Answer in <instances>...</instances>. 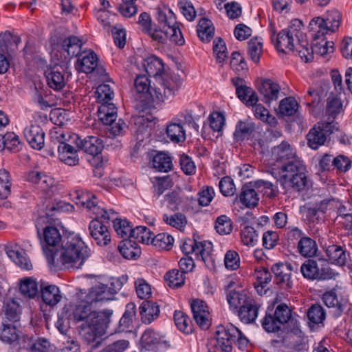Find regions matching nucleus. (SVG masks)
Returning a JSON list of instances; mask_svg holds the SVG:
<instances>
[{
	"mask_svg": "<svg viewBox=\"0 0 352 352\" xmlns=\"http://www.w3.org/2000/svg\"><path fill=\"white\" fill-rule=\"evenodd\" d=\"M300 272L305 278L311 280L334 279L338 275V274L335 273L327 264L310 258L305 261L302 264Z\"/></svg>",
	"mask_w": 352,
	"mask_h": 352,
	"instance_id": "1a4fd4ad",
	"label": "nucleus"
},
{
	"mask_svg": "<svg viewBox=\"0 0 352 352\" xmlns=\"http://www.w3.org/2000/svg\"><path fill=\"white\" fill-rule=\"evenodd\" d=\"M336 129L333 122H318L314 125L307 135L308 146L314 150L324 144L327 138Z\"/></svg>",
	"mask_w": 352,
	"mask_h": 352,
	"instance_id": "9d476101",
	"label": "nucleus"
},
{
	"mask_svg": "<svg viewBox=\"0 0 352 352\" xmlns=\"http://www.w3.org/2000/svg\"><path fill=\"white\" fill-rule=\"evenodd\" d=\"M47 263L55 267L79 269L91 256V250L78 234L70 233L65 236L61 248L54 252L45 250Z\"/></svg>",
	"mask_w": 352,
	"mask_h": 352,
	"instance_id": "7ed1b4c3",
	"label": "nucleus"
},
{
	"mask_svg": "<svg viewBox=\"0 0 352 352\" xmlns=\"http://www.w3.org/2000/svg\"><path fill=\"white\" fill-rule=\"evenodd\" d=\"M10 176L5 169L0 170V198L6 199L10 194Z\"/></svg>",
	"mask_w": 352,
	"mask_h": 352,
	"instance_id": "bf43d9fd",
	"label": "nucleus"
},
{
	"mask_svg": "<svg viewBox=\"0 0 352 352\" xmlns=\"http://www.w3.org/2000/svg\"><path fill=\"white\" fill-rule=\"evenodd\" d=\"M325 252L331 262L339 266L346 265L349 257V254L346 250L335 244L329 245Z\"/></svg>",
	"mask_w": 352,
	"mask_h": 352,
	"instance_id": "393cba45",
	"label": "nucleus"
},
{
	"mask_svg": "<svg viewBox=\"0 0 352 352\" xmlns=\"http://www.w3.org/2000/svg\"><path fill=\"white\" fill-rule=\"evenodd\" d=\"M259 307L258 304L253 299L244 301L238 314L241 320L246 324L253 322L257 318Z\"/></svg>",
	"mask_w": 352,
	"mask_h": 352,
	"instance_id": "5701e85b",
	"label": "nucleus"
},
{
	"mask_svg": "<svg viewBox=\"0 0 352 352\" xmlns=\"http://www.w3.org/2000/svg\"><path fill=\"white\" fill-rule=\"evenodd\" d=\"M113 223V228L117 234L123 239H128L132 236L133 228L130 223L126 219H118L116 216L111 219Z\"/></svg>",
	"mask_w": 352,
	"mask_h": 352,
	"instance_id": "49530a36",
	"label": "nucleus"
},
{
	"mask_svg": "<svg viewBox=\"0 0 352 352\" xmlns=\"http://www.w3.org/2000/svg\"><path fill=\"white\" fill-rule=\"evenodd\" d=\"M144 67L149 76L157 78L162 76L164 71V65L161 59L152 56L144 60Z\"/></svg>",
	"mask_w": 352,
	"mask_h": 352,
	"instance_id": "72a5a7b5",
	"label": "nucleus"
},
{
	"mask_svg": "<svg viewBox=\"0 0 352 352\" xmlns=\"http://www.w3.org/2000/svg\"><path fill=\"white\" fill-rule=\"evenodd\" d=\"M272 174L284 188H289L294 192L307 191L312 185L302 160H294L286 166H280L278 169H274Z\"/></svg>",
	"mask_w": 352,
	"mask_h": 352,
	"instance_id": "39448f33",
	"label": "nucleus"
},
{
	"mask_svg": "<svg viewBox=\"0 0 352 352\" xmlns=\"http://www.w3.org/2000/svg\"><path fill=\"white\" fill-rule=\"evenodd\" d=\"M150 163L155 170L162 173H168L173 168L172 157L165 152H155Z\"/></svg>",
	"mask_w": 352,
	"mask_h": 352,
	"instance_id": "b1692460",
	"label": "nucleus"
},
{
	"mask_svg": "<svg viewBox=\"0 0 352 352\" xmlns=\"http://www.w3.org/2000/svg\"><path fill=\"white\" fill-rule=\"evenodd\" d=\"M307 318L309 323L319 324L322 323L326 318L324 308L318 304L311 305L307 311Z\"/></svg>",
	"mask_w": 352,
	"mask_h": 352,
	"instance_id": "8fccbe9b",
	"label": "nucleus"
},
{
	"mask_svg": "<svg viewBox=\"0 0 352 352\" xmlns=\"http://www.w3.org/2000/svg\"><path fill=\"white\" fill-rule=\"evenodd\" d=\"M24 137L34 149L41 150L45 144V132L38 124H31L23 131Z\"/></svg>",
	"mask_w": 352,
	"mask_h": 352,
	"instance_id": "aec40b11",
	"label": "nucleus"
},
{
	"mask_svg": "<svg viewBox=\"0 0 352 352\" xmlns=\"http://www.w3.org/2000/svg\"><path fill=\"white\" fill-rule=\"evenodd\" d=\"M132 236L138 242L149 244L153 234L146 226H137L133 230Z\"/></svg>",
	"mask_w": 352,
	"mask_h": 352,
	"instance_id": "6e6d98bb",
	"label": "nucleus"
},
{
	"mask_svg": "<svg viewBox=\"0 0 352 352\" xmlns=\"http://www.w3.org/2000/svg\"><path fill=\"white\" fill-rule=\"evenodd\" d=\"M167 285L173 289L179 288L185 283V274L174 269L168 271L164 276Z\"/></svg>",
	"mask_w": 352,
	"mask_h": 352,
	"instance_id": "37998d69",
	"label": "nucleus"
},
{
	"mask_svg": "<svg viewBox=\"0 0 352 352\" xmlns=\"http://www.w3.org/2000/svg\"><path fill=\"white\" fill-rule=\"evenodd\" d=\"M215 229L220 234H228L232 230V222L226 215L219 217L215 222Z\"/></svg>",
	"mask_w": 352,
	"mask_h": 352,
	"instance_id": "338daca9",
	"label": "nucleus"
},
{
	"mask_svg": "<svg viewBox=\"0 0 352 352\" xmlns=\"http://www.w3.org/2000/svg\"><path fill=\"white\" fill-rule=\"evenodd\" d=\"M41 297L43 302L50 306H54L62 299L59 288L55 285H44L41 287Z\"/></svg>",
	"mask_w": 352,
	"mask_h": 352,
	"instance_id": "c756f323",
	"label": "nucleus"
},
{
	"mask_svg": "<svg viewBox=\"0 0 352 352\" xmlns=\"http://www.w3.org/2000/svg\"><path fill=\"white\" fill-rule=\"evenodd\" d=\"M292 318L291 309L285 303H280L275 307L274 310L268 309L262 320V326L267 332H277Z\"/></svg>",
	"mask_w": 352,
	"mask_h": 352,
	"instance_id": "6e6552de",
	"label": "nucleus"
},
{
	"mask_svg": "<svg viewBox=\"0 0 352 352\" xmlns=\"http://www.w3.org/2000/svg\"><path fill=\"white\" fill-rule=\"evenodd\" d=\"M241 202L248 208H254L258 203V195L254 182L245 184L242 187L239 196Z\"/></svg>",
	"mask_w": 352,
	"mask_h": 352,
	"instance_id": "bb28decb",
	"label": "nucleus"
},
{
	"mask_svg": "<svg viewBox=\"0 0 352 352\" xmlns=\"http://www.w3.org/2000/svg\"><path fill=\"white\" fill-rule=\"evenodd\" d=\"M72 195L76 204L85 207L95 214V218L89 225V234L98 245H107L111 241L107 224L116 216L115 211L111 209L107 210L100 206L96 196L85 190L76 189Z\"/></svg>",
	"mask_w": 352,
	"mask_h": 352,
	"instance_id": "f257e3e1",
	"label": "nucleus"
},
{
	"mask_svg": "<svg viewBox=\"0 0 352 352\" xmlns=\"http://www.w3.org/2000/svg\"><path fill=\"white\" fill-rule=\"evenodd\" d=\"M213 52L217 61L223 63L228 57V52L225 42L220 37H217L213 42Z\"/></svg>",
	"mask_w": 352,
	"mask_h": 352,
	"instance_id": "4d7b16f0",
	"label": "nucleus"
},
{
	"mask_svg": "<svg viewBox=\"0 0 352 352\" xmlns=\"http://www.w3.org/2000/svg\"><path fill=\"white\" fill-rule=\"evenodd\" d=\"M274 274V283L280 289L289 291L294 287L292 272L294 271V265L288 262H279L274 264L271 267Z\"/></svg>",
	"mask_w": 352,
	"mask_h": 352,
	"instance_id": "9b49d317",
	"label": "nucleus"
},
{
	"mask_svg": "<svg viewBox=\"0 0 352 352\" xmlns=\"http://www.w3.org/2000/svg\"><path fill=\"white\" fill-rule=\"evenodd\" d=\"M160 308L156 302L144 301L140 307V312L142 322L145 324L151 323L160 314Z\"/></svg>",
	"mask_w": 352,
	"mask_h": 352,
	"instance_id": "c85d7f7f",
	"label": "nucleus"
},
{
	"mask_svg": "<svg viewBox=\"0 0 352 352\" xmlns=\"http://www.w3.org/2000/svg\"><path fill=\"white\" fill-rule=\"evenodd\" d=\"M82 45V41L76 36H70L65 38L61 44L63 50L70 57L78 56L81 54Z\"/></svg>",
	"mask_w": 352,
	"mask_h": 352,
	"instance_id": "c9c22d12",
	"label": "nucleus"
},
{
	"mask_svg": "<svg viewBox=\"0 0 352 352\" xmlns=\"http://www.w3.org/2000/svg\"><path fill=\"white\" fill-rule=\"evenodd\" d=\"M52 346L45 338H38L30 346V352H52Z\"/></svg>",
	"mask_w": 352,
	"mask_h": 352,
	"instance_id": "774afa93",
	"label": "nucleus"
},
{
	"mask_svg": "<svg viewBox=\"0 0 352 352\" xmlns=\"http://www.w3.org/2000/svg\"><path fill=\"white\" fill-rule=\"evenodd\" d=\"M297 250L302 256L311 258L316 255L318 248L315 240L306 236L298 241Z\"/></svg>",
	"mask_w": 352,
	"mask_h": 352,
	"instance_id": "f704fd0d",
	"label": "nucleus"
},
{
	"mask_svg": "<svg viewBox=\"0 0 352 352\" xmlns=\"http://www.w3.org/2000/svg\"><path fill=\"white\" fill-rule=\"evenodd\" d=\"M164 34L170 41L178 45H183L185 43L183 34L179 28V23L176 22L174 26L166 28Z\"/></svg>",
	"mask_w": 352,
	"mask_h": 352,
	"instance_id": "5fc2aeb1",
	"label": "nucleus"
},
{
	"mask_svg": "<svg viewBox=\"0 0 352 352\" xmlns=\"http://www.w3.org/2000/svg\"><path fill=\"white\" fill-rule=\"evenodd\" d=\"M179 165L182 170L186 175H192L196 172V166L192 158L183 153L179 155Z\"/></svg>",
	"mask_w": 352,
	"mask_h": 352,
	"instance_id": "69168bd1",
	"label": "nucleus"
},
{
	"mask_svg": "<svg viewBox=\"0 0 352 352\" xmlns=\"http://www.w3.org/2000/svg\"><path fill=\"white\" fill-rule=\"evenodd\" d=\"M272 155L277 162L283 163L281 166H286L294 160H301L297 157L295 149L285 141L273 148Z\"/></svg>",
	"mask_w": 352,
	"mask_h": 352,
	"instance_id": "6ab92c4d",
	"label": "nucleus"
},
{
	"mask_svg": "<svg viewBox=\"0 0 352 352\" xmlns=\"http://www.w3.org/2000/svg\"><path fill=\"white\" fill-rule=\"evenodd\" d=\"M118 250L126 259H137L141 254L140 248L136 241L125 240L120 243Z\"/></svg>",
	"mask_w": 352,
	"mask_h": 352,
	"instance_id": "2f4dec72",
	"label": "nucleus"
},
{
	"mask_svg": "<svg viewBox=\"0 0 352 352\" xmlns=\"http://www.w3.org/2000/svg\"><path fill=\"white\" fill-rule=\"evenodd\" d=\"M254 276L256 279V281L254 283V287L258 292H260V287L262 289L266 287L272 280L271 273L266 267L255 269Z\"/></svg>",
	"mask_w": 352,
	"mask_h": 352,
	"instance_id": "603ef678",
	"label": "nucleus"
},
{
	"mask_svg": "<svg viewBox=\"0 0 352 352\" xmlns=\"http://www.w3.org/2000/svg\"><path fill=\"white\" fill-rule=\"evenodd\" d=\"M98 58L95 52L89 51L81 53L76 65L78 70L86 73H92L98 67Z\"/></svg>",
	"mask_w": 352,
	"mask_h": 352,
	"instance_id": "4be33fe9",
	"label": "nucleus"
},
{
	"mask_svg": "<svg viewBox=\"0 0 352 352\" xmlns=\"http://www.w3.org/2000/svg\"><path fill=\"white\" fill-rule=\"evenodd\" d=\"M166 132L168 138L173 142H183L186 140V132L180 122L170 123Z\"/></svg>",
	"mask_w": 352,
	"mask_h": 352,
	"instance_id": "58836bf2",
	"label": "nucleus"
},
{
	"mask_svg": "<svg viewBox=\"0 0 352 352\" xmlns=\"http://www.w3.org/2000/svg\"><path fill=\"white\" fill-rule=\"evenodd\" d=\"M19 333L17 324L2 323L0 328V339L3 342L11 344L19 340Z\"/></svg>",
	"mask_w": 352,
	"mask_h": 352,
	"instance_id": "a19ab883",
	"label": "nucleus"
},
{
	"mask_svg": "<svg viewBox=\"0 0 352 352\" xmlns=\"http://www.w3.org/2000/svg\"><path fill=\"white\" fill-rule=\"evenodd\" d=\"M303 24L299 19L291 21L287 28L278 34L273 32L271 39L279 54L296 52L305 63L311 61V51L309 50V42L303 32Z\"/></svg>",
	"mask_w": 352,
	"mask_h": 352,
	"instance_id": "20e7f679",
	"label": "nucleus"
},
{
	"mask_svg": "<svg viewBox=\"0 0 352 352\" xmlns=\"http://www.w3.org/2000/svg\"><path fill=\"white\" fill-rule=\"evenodd\" d=\"M180 248L184 254L188 255L190 253H195L197 258L207 264L210 260L212 251V243L210 241L197 242L194 239H184L181 241Z\"/></svg>",
	"mask_w": 352,
	"mask_h": 352,
	"instance_id": "f8f14e48",
	"label": "nucleus"
},
{
	"mask_svg": "<svg viewBox=\"0 0 352 352\" xmlns=\"http://www.w3.org/2000/svg\"><path fill=\"white\" fill-rule=\"evenodd\" d=\"M174 321L179 330L186 333L191 332L190 320L188 316L182 311H175Z\"/></svg>",
	"mask_w": 352,
	"mask_h": 352,
	"instance_id": "864d4df0",
	"label": "nucleus"
},
{
	"mask_svg": "<svg viewBox=\"0 0 352 352\" xmlns=\"http://www.w3.org/2000/svg\"><path fill=\"white\" fill-rule=\"evenodd\" d=\"M279 242L278 232L272 230L265 232L262 236V244L265 250L274 249Z\"/></svg>",
	"mask_w": 352,
	"mask_h": 352,
	"instance_id": "e2e57ef3",
	"label": "nucleus"
},
{
	"mask_svg": "<svg viewBox=\"0 0 352 352\" xmlns=\"http://www.w3.org/2000/svg\"><path fill=\"white\" fill-rule=\"evenodd\" d=\"M322 300L324 305L331 309L330 312L334 318H338L342 314L346 307L345 304L338 299L334 292H325L322 296Z\"/></svg>",
	"mask_w": 352,
	"mask_h": 352,
	"instance_id": "a878e982",
	"label": "nucleus"
},
{
	"mask_svg": "<svg viewBox=\"0 0 352 352\" xmlns=\"http://www.w3.org/2000/svg\"><path fill=\"white\" fill-rule=\"evenodd\" d=\"M38 235L41 239V243L43 246V252L47 251L49 254L50 252H54V249L58 245H59L62 241V237L59 230L54 226H47L43 230V238L39 230L37 231Z\"/></svg>",
	"mask_w": 352,
	"mask_h": 352,
	"instance_id": "f3484780",
	"label": "nucleus"
},
{
	"mask_svg": "<svg viewBox=\"0 0 352 352\" xmlns=\"http://www.w3.org/2000/svg\"><path fill=\"white\" fill-rule=\"evenodd\" d=\"M58 157L60 160L69 166H74L78 163L79 158L77 150L74 146L65 142H60L58 146Z\"/></svg>",
	"mask_w": 352,
	"mask_h": 352,
	"instance_id": "cd10ccee",
	"label": "nucleus"
},
{
	"mask_svg": "<svg viewBox=\"0 0 352 352\" xmlns=\"http://www.w3.org/2000/svg\"><path fill=\"white\" fill-rule=\"evenodd\" d=\"M314 41L315 43L313 44V46L309 47V50L311 51V61L314 59V53L320 56H324L333 52V43L327 41L324 36H320L319 39L316 41L314 39Z\"/></svg>",
	"mask_w": 352,
	"mask_h": 352,
	"instance_id": "ea45409f",
	"label": "nucleus"
},
{
	"mask_svg": "<svg viewBox=\"0 0 352 352\" xmlns=\"http://www.w3.org/2000/svg\"><path fill=\"white\" fill-rule=\"evenodd\" d=\"M197 35L203 42H210L214 37V27L212 21L208 19H201L197 25Z\"/></svg>",
	"mask_w": 352,
	"mask_h": 352,
	"instance_id": "e433bc0d",
	"label": "nucleus"
},
{
	"mask_svg": "<svg viewBox=\"0 0 352 352\" xmlns=\"http://www.w3.org/2000/svg\"><path fill=\"white\" fill-rule=\"evenodd\" d=\"M21 42V38L13 35L10 32L6 31L0 34V51L6 52L8 48L14 44L16 46Z\"/></svg>",
	"mask_w": 352,
	"mask_h": 352,
	"instance_id": "13d9d810",
	"label": "nucleus"
},
{
	"mask_svg": "<svg viewBox=\"0 0 352 352\" xmlns=\"http://www.w3.org/2000/svg\"><path fill=\"white\" fill-rule=\"evenodd\" d=\"M21 314V309L16 301L12 300L6 304L5 314L9 321L17 324L20 320Z\"/></svg>",
	"mask_w": 352,
	"mask_h": 352,
	"instance_id": "3c124183",
	"label": "nucleus"
},
{
	"mask_svg": "<svg viewBox=\"0 0 352 352\" xmlns=\"http://www.w3.org/2000/svg\"><path fill=\"white\" fill-rule=\"evenodd\" d=\"M20 291L25 296L34 298L38 293L37 283L32 278H26L21 281Z\"/></svg>",
	"mask_w": 352,
	"mask_h": 352,
	"instance_id": "052dcab7",
	"label": "nucleus"
},
{
	"mask_svg": "<svg viewBox=\"0 0 352 352\" xmlns=\"http://www.w3.org/2000/svg\"><path fill=\"white\" fill-rule=\"evenodd\" d=\"M141 342L146 349L151 350L155 346L164 344L167 345L166 341H162L157 333L151 329H146L141 337Z\"/></svg>",
	"mask_w": 352,
	"mask_h": 352,
	"instance_id": "79ce46f5",
	"label": "nucleus"
},
{
	"mask_svg": "<svg viewBox=\"0 0 352 352\" xmlns=\"http://www.w3.org/2000/svg\"><path fill=\"white\" fill-rule=\"evenodd\" d=\"M75 143L78 149L91 156L98 155L104 148L103 141L98 136L89 135L83 139L77 136Z\"/></svg>",
	"mask_w": 352,
	"mask_h": 352,
	"instance_id": "dca6fc26",
	"label": "nucleus"
},
{
	"mask_svg": "<svg viewBox=\"0 0 352 352\" xmlns=\"http://www.w3.org/2000/svg\"><path fill=\"white\" fill-rule=\"evenodd\" d=\"M340 13L336 10L329 11L325 18H314L309 25L310 32H313V39L316 41L329 32H336L340 26Z\"/></svg>",
	"mask_w": 352,
	"mask_h": 352,
	"instance_id": "0eeeda50",
	"label": "nucleus"
},
{
	"mask_svg": "<svg viewBox=\"0 0 352 352\" xmlns=\"http://www.w3.org/2000/svg\"><path fill=\"white\" fill-rule=\"evenodd\" d=\"M173 243V237L167 233H160L155 235L150 242L157 249L166 250L171 249Z\"/></svg>",
	"mask_w": 352,
	"mask_h": 352,
	"instance_id": "de8ad7c7",
	"label": "nucleus"
},
{
	"mask_svg": "<svg viewBox=\"0 0 352 352\" xmlns=\"http://www.w3.org/2000/svg\"><path fill=\"white\" fill-rule=\"evenodd\" d=\"M156 20L161 28L163 29L164 32L167 30L166 28L174 26L177 22L175 14L168 8L157 9Z\"/></svg>",
	"mask_w": 352,
	"mask_h": 352,
	"instance_id": "473e14b6",
	"label": "nucleus"
},
{
	"mask_svg": "<svg viewBox=\"0 0 352 352\" xmlns=\"http://www.w3.org/2000/svg\"><path fill=\"white\" fill-rule=\"evenodd\" d=\"M138 296L141 299H148L151 297V285L143 278H138L135 282Z\"/></svg>",
	"mask_w": 352,
	"mask_h": 352,
	"instance_id": "0e129e2a",
	"label": "nucleus"
},
{
	"mask_svg": "<svg viewBox=\"0 0 352 352\" xmlns=\"http://www.w3.org/2000/svg\"><path fill=\"white\" fill-rule=\"evenodd\" d=\"M193 318L202 329H208L210 324V312L206 303L199 299L193 300L191 305Z\"/></svg>",
	"mask_w": 352,
	"mask_h": 352,
	"instance_id": "2eb2a0df",
	"label": "nucleus"
},
{
	"mask_svg": "<svg viewBox=\"0 0 352 352\" xmlns=\"http://www.w3.org/2000/svg\"><path fill=\"white\" fill-rule=\"evenodd\" d=\"M258 89L263 96L262 100L270 104L278 98L280 87L279 85L270 79H265L258 85Z\"/></svg>",
	"mask_w": 352,
	"mask_h": 352,
	"instance_id": "412c9836",
	"label": "nucleus"
},
{
	"mask_svg": "<svg viewBox=\"0 0 352 352\" xmlns=\"http://www.w3.org/2000/svg\"><path fill=\"white\" fill-rule=\"evenodd\" d=\"M162 220L166 224L179 230L184 229L187 224V219L186 216L181 212H177L170 215L164 214L162 216Z\"/></svg>",
	"mask_w": 352,
	"mask_h": 352,
	"instance_id": "09e8293b",
	"label": "nucleus"
},
{
	"mask_svg": "<svg viewBox=\"0 0 352 352\" xmlns=\"http://www.w3.org/2000/svg\"><path fill=\"white\" fill-rule=\"evenodd\" d=\"M98 114L104 124H112L117 118V108L111 102H102L98 107Z\"/></svg>",
	"mask_w": 352,
	"mask_h": 352,
	"instance_id": "7c9ffc66",
	"label": "nucleus"
},
{
	"mask_svg": "<svg viewBox=\"0 0 352 352\" xmlns=\"http://www.w3.org/2000/svg\"><path fill=\"white\" fill-rule=\"evenodd\" d=\"M259 238L258 231L252 226H245L241 229L240 239L241 243L249 248L255 246Z\"/></svg>",
	"mask_w": 352,
	"mask_h": 352,
	"instance_id": "4c0bfd02",
	"label": "nucleus"
},
{
	"mask_svg": "<svg viewBox=\"0 0 352 352\" xmlns=\"http://www.w3.org/2000/svg\"><path fill=\"white\" fill-rule=\"evenodd\" d=\"M248 52L254 63H258L263 52V39L261 37L251 38L248 43Z\"/></svg>",
	"mask_w": 352,
	"mask_h": 352,
	"instance_id": "a18cd8bd",
	"label": "nucleus"
},
{
	"mask_svg": "<svg viewBox=\"0 0 352 352\" xmlns=\"http://www.w3.org/2000/svg\"><path fill=\"white\" fill-rule=\"evenodd\" d=\"M254 131V126L250 123L239 122L234 133V138L236 141L244 140L248 137Z\"/></svg>",
	"mask_w": 352,
	"mask_h": 352,
	"instance_id": "680f3d73",
	"label": "nucleus"
},
{
	"mask_svg": "<svg viewBox=\"0 0 352 352\" xmlns=\"http://www.w3.org/2000/svg\"><path fill=\"white\" fill-rule=\"evenodd\" d=\"M182 84L181 77L174 73L164 74L157 80V85L150 91L153 102L161 104L171 100Z\"/></svg>",
	"mask_w": 352,
	"mask_h": 352,
	"instance_id": "423d86ee",
	"label": "nucleus"
},
{
	"mask_svg": "<svg viewBox=\"0 0 352 352\" xmlns=\"http://www.w3.org/2000/svg\"><path fill=\"white\" fill-rule=\"evenodd\" d=\"M217 347L222 352H232V344L235 342L236 335L239 334V329L232 324L224 327H217L216 332Z\"/></svg>",
	"mask_w": 352,
	"mask_h": 352,
	"instance_id": "4468645a",
	"label": "nucleus"
},
{
	"mask_svg": "<svg viewBox=\"0 0 352 352\" xmlns=\"http://www.w3.org/2000/svg\"><path fill=\"white\" fill-rule=\"evenodd\" d=\"M91 305L79 300L72 313L74 320L80 322L79 334L87 343L94 342L97 338L105 334L113 313L109 309L100 312L92 311Z\"/></svg>",
	"mask_w": 352,
	"mask_h": 352,
	"instance_id": "f03ea898",
	"label": "nucleus"
},
{
	"mask_svg": "<svg viewBox=\"0 0 352 352\" xmlns=\"http://www.w3.org/2000/svg\"><path fill=\"white\" fill-rule=\"evenodd\" d=\"M116 293V291L113 288L99 283L92 287L88 293L80 290L77 294V298L78 300H85L88 304H92L98 301L112 300Z\"/></svg>",
	"mask_w": 352,
	"mask_h": 352,
	"instance_id": "ddd939ff",
	"label": "nucleus"
},
{
	"mask_svg": "<svg viewBox=\"0 0 352 352\" xmlns=\"http://www.w3.org/2000/svg\"><path fill=\"white\" fill-rule=\"evenodd\" d=\"M45 76L47 85L55 91L63 89L66 85L64 69L59 65L47 67Z\"/></svg>",
	"mask_w": 352,
	"mask_h": 352,
	"instance_id": "a211bd4d",
	"label": "nucleus"
},
{
	"mask_svg": "<svg viewBox=\"0 0 352 352\" xmlns=\"http://www.w3.org/2000/svg\"><path fill=\"white\" fill-rule=\"evenodd\" d=\"M298 106L294 98L287 97L280 100L278 113L282 116H292L296 113Z\"/></svg>",
	"mask_w": 352,
	"mask_h": 352,
	"instance_id": "c03bdc74",
	"label": "nucleus"
}]
</instances>
